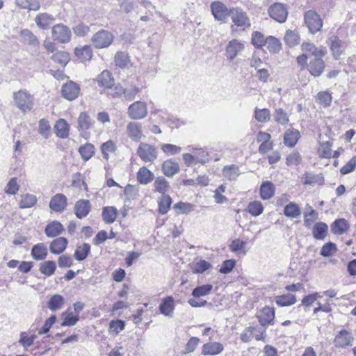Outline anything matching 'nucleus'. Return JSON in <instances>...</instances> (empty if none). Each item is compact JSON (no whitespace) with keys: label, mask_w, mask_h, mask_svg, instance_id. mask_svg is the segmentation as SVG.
Segmentation results:
<instances>
[{"label":"nucleus","mask_w":356,"mask_h":356,"mask_svg":"<svg viewBox=\"0 0 356 356\" xmlns=\"http://www.w3.org/2000/svg\"><path fill=\"white\" fill-rule=\"evenodd\" d=\"M275 194V186L270 181H264L260 186V196L263 200H269Z\"/></svg>","instance_id":"obj_38"},{"label":"nucleus","mask_w":356,"mask_h":356,"mask_svg":"<svg viewBox=\"0 0 356 356\" xmlns=\"http://www.w3.org/2000/svg\"><path fill=\"white\" fill-rule=\"evenodd\" d=\"M275 301L279 307H289L294 305L297 298L293 294L286 293L275 296Z\"/></svg>","instance_id":"obj_30"},{"label":"nucleus","mask_w":356,"mask_h":356,"mask_svg":"<svg viewBox=\"0 0 356 356\" xmlns=\"http://www.w3.org/2000/svg\"><path fill=\"white\" fill-rule=\"evenodd\" d=\"M90 209V202L86 200H79L74 206L75 214L79 218L86 217L88 214Z\"/></svg>","instance_id":"obj_28"},{"label":"nucleus","mask_w":356,"mask_h":356,"mask_svg":"<svg viewBox=\"0 0 356 356\" xmlns=\"http://www.w3.org/2000/svg\"><path fill=\"white\" fill-rule=\"evenodd\" d=\"M192 154L198 163L204 164L209 161L208 153L202 148H193Z\"/></svg>","instance_id":"obj_57"},{"label":"nucleus","mask_w":356,"mask_h":356,"mask_svg":"<svg viewBox=\"0 0 356 356\" xmlns=\"http://www.w3.org/2000/svg\"><path fill=\"white\" fill-rule=\"evenodd\" d=\"M74 54L81 63H85L92 58L93 53L90 46L83 45L76 47Z\"/></svg>","instance_id":"obj_22"},{"label":"nucleus","mask_w":356,"mask_h":356,"mask_svg":"<svg viewBox=\"0 0 356 356\" xmlns=\"http://www.w3.org/2000/svg\"><path fill=\"white\" fill-rule=\"evenodd\" d=\"M222 175L229 181L236 180L241 175L240 168L234 164L225 165L222 169Z\"/></svg>","instance_id":"obj_26"},{"label":"nucleus","mask_w":356,"mask_h":356,"mask_svg":"<svg viewBox=\"0 0 356 356\" xmlns=\"http://www.w3.org/2000/svg\"><path fill=\"white\" fill-rule=\"evenodd\" d=\"M327 231V225L324 222L316 223L313 228V235L316 239H323Z\"/></svg>","instance_id":"obj_53"},{"label":"nucleus","mask_w":356,"mask_h":356,"mask_svg":"<svg viewBox=\"0 0 356 356\" xmlns=\"http://www.w3.org/2000/svg\"><path fill=\"white\" fill-rule=\"evenodd\" d=\"M330 49L335 59H339L343 51V42L338 38L333 36L330 38Z\"/></svg>","instance_id":"obj_34"},{"label":"nucleus","mask_w":356,"mask_h":356,"mask_svg":"<svg viewBox=\"0 0 356 356\" xmlns=\"http://www.w3.org/2000/svg\"><path fill=\"white\" fill-rule=\"evenodd\" d=\"M67 240L64 237H59L54 239L50 244V252L55 254L63 252L67 247Z\"/></svg>","instance_id":"obj_33"},{"label":"nucleus","mask_w":356,"mask_h":356,"mask_svg":"<svg viewBox=\"0 0 356 356\" xmlns=\"http://www.w3.org/2000/svg\"><path fill=\"white\" fill-rule=\"evenodd\" d=\"M16 5L22 9L37 11L40 8V0H17Z\"/></svg>","instance_id":"obj_39"},{"label":"nucleus","mask_w":356,"mask_h":356,"mask_svg":"<svg viewBox=\"0 0 356 356\" xmlns=\"http://www.w3.org/2000/svg\"><path fill=\"white\" fill-rule=\"evenodd\" d=\"M275 318V310L273 307H265L258 314L259 322L263 326L273 323Z\"/></svg>","instance_id":"obj_19"},{"label":"nucleus","mask_w":356,"mask_h":356,"mask_svg":"<svg viewBox=\"0 0 356 356\" xmlns=\"http://www.w3.org/2000/svg\"><path fill=\"white\" fill-rule=\"evenodd\" d=\"M80 91L79 85L72 81H69L63 84L61 89L62 96L69 101L76 99L79 97Z\"/></svg>","instance_id":"obj_8"},{"label":"nucleus","mask_w":356,"mask_h":356,"mask_svg":"<svg viewBox=\"0 0 356 356\" xmlns=\"http://www.w3.org/2000/svg\"><path fill=\"white\" fill-rule=\"evenodd\" d=\"M63 231V225L60 222L54 220L47 225L44 233L48 237L53 238L61 234Z\"/></svg>","instance_id":"obj_23"},{"label":"nucleus","mask_w":356,"mask_h":356,"mask_svg":"<svg viewBox=\"0 0 356 356\" xmlns=\"http://www.w3.org/2000/svg\"><path fill=\"white\" fill-rule=\"evenodd\" d=\"M90 250V246L87 243H83L79 246L74 252L75 259L78 261L83 260L88 256Z\"/></svg>","instance_id":"obj_62"},{"label":"nucleus","mask_w":356,"mask_h":356,"mask_svg":"<svg viewBox=\"0 0 356 356\" xmlns=\"http://www.w3.org/2000/svg\"><path fill=\"white\" fill-rule=\"evenodd\" d=\"M247 209L252 216H258L262 213L264 207L260 201L255 200L249 203Z\"/></svg>","instance_id":"obj_58"},{"label":"nucleus","mask_w":356,"mask_h":356,"mask_svg":"<svg viewBox=\"0 0 356 356\" xmlns=\"http://www.w3.org/2000/svg\"><path fill=\"white\" fill-rule=\"evenodd\" d=\"M307 69L312 76H319L324 71L325 63L321 57L315 58L307 65Z\"/></svg>","instance_id":"obj_17"},{"label":"nucleus","mask_w":356,"mask_h":356,"mask_svg":"<svg viewBox=\"0 0 356 356\" xmlns=\"http://www.w3.org/2000/svg\"><path fill=\"white\" fill-rule=\"evenodd\" d=\"M136 177L140 184H147L154 179V175L149 170L143 166L139 168Z\"/></svg>","instance_id":"obj_35"},{"label":"nucleus","mask_w":356,"mask_h":356,"mask_svg":"<svg viewBox=\"0 0 356 356\" xmlns=\"http://www.w3.org/2000/svg\"><path fill=\"white\" fill-rule=\"evenodd\" d=\"M332 144L330 142H323L320 144L318 149V154L319 156L323 158H331L332 157Z\"/></svg>","instance_id":"obj_64"},{"label":"nucleus","mask_w":356,"mask_h":356,"mask_svg":"<svg viewBox=\"0 0 356 356\" xmlns=\"http://www.w3.org/2000/svg\"><path fill=\"white\" fill-rule=\"evenodd\" d=\"M254 118L259 122H266L270 118V113L268 108H258L254 110Z\"/></svg>","instance_id":"obj_61"},{"label":"nucleus","mask_w":356,"mask_h":356,"mask_svg":"<svg viewBox=\"0 0 356 356\" xmlns=\"http://www.w3.org/2000/svg\"><path fill=\"white\" fill-rule=\"evenodd\" d=\"M304 21L309 32L312 34L320 31L323 27V19L314 10H307L304 15Z\"/></svg>","instance_id":"obj_3"},{"label":"nucleus","mask_w":356,"mask_h":356,"mask_svg":"<svg viewBox=\"0 0 356 356\" xmlns=\"http://www.w3.org/2000/svg\"><path fill=\"white\" fill-rule=\"evenodd\" d=\"M353 342V337L346 330L339 332L334 340L335 346L338 348H345L348 346H352Z\"/></svg>","instance_id":"obj_18"},{"label":"nucleus","mask_w":356,"mask_h":356,"mask_svg":"<svg viewBox=\"0 0 356 356\" xmlns=\"http://www.w3.org/2000/svg\"><path fill=\"white\" fill-rule=\"evenodd\" d=\"M270 17L279 23H284L287 18L288 11L285 6L280 3H275L268 9Z\"/></svg>","instance_id":"obj_9"},{"label":"nucleus","mask_w":356,"mask_h":356,"mask_svg":"<svg viewBox=\"0 0 356 356\" xmlns=\"http://www.w3.org/2000/svg\"><path fill=\"white\" fill-rule=\"evenodd\" d=\"M284 213L289 218H296L300 216L301 210L298 204L291 202L285 206Z\"/></svg>","instance_id":"obj_44"},{"label":"nucleus","mask_w":356,"mask_h":356,"mask_svg":"<svg viewBox=\"0 0 356 356\" xmlns=\"http://www.w3.org/2000/svg\"><path fill=\"white\" fill-rule=\"evenodd\" d=\"M245 49V42L238 39L229 40L225 47V56L228 60H233Z\"/></svg>","instance_id":"obj_6"},{"label":"nucleus","mask_w":356,"mask_h":356,"mask_svg":"<svg viewBox=\"0 0 356 356\" xmlns=\"http://www.w3.org/2000/svg\"><path fill=\"white\" fill-rule=\"evenodd\" d=\"M118 216V210L115 207H105L102 211V218L107 224L114 222Z\"/></svg>","instance_id":"obj_40"},{"label":"nucleus","mask_w":356,"mask_h":356,"mask_svg":"<svg viewBox=\"0 0 356 356\" xmlns=\"http://www.w3.org/2000/svg\"><path fill=\"white\" fill-rule=\"evenodd\" d=\"M54 130L56 136L61 138H66L69 136L70 125L65 119L60 118L54 124Z\"/></svg>","instance_id":"obj_24"},{"label":"nucleus","mask_w":356,"mask_h":356,"mask_svg":"<svg viewBox=\"0 0 356 356\" xmlns=\"http://www.w3.org/2000/svg\"><path fill=\"white\" fill-rule=\"evenodd\" d=\"M31 255L35 260H42L47 255V248L43 243L35 245L31 250Z\"/></svg>","instance_id":"obj_42"},{"label":"nucleus","mask_w":356,"mask_h":356,"mask_svg":"<svg viewBox=\"0 0 356 356\" xmlns=\"http://www.w3.org/2000/svg\"><path fill=\"white\" fill-rule=\"evenodd\" d=\"M38 202V198L35 195L25 193L21 195L19 207L21 209H27L34 207Z\"/></svg>","instance_id":"obj_37"},{"label":"nucleus","mask_w":356,"mask_h":356,"mask_svg":"<svg viewBox=\"0 0 356 356\" xmlns=\"http://www.w3.org/2000/svg\"><path fill=\"white\" fill-rule=\"evenodd\" d=\"M284 41L289 47L297 46L300 42V37L298 31L287 30L284 37Z\"/></svg>","instance_id":"obj_36"},{"label":"nucleus","mask_w":356,"mask_h":356,"mask_svg":"<svg viewBox=\"0 0 356 356\" xmlns=\"http://www.w3.org/2000/svg\"><path fill=\"white\" fill-rule=\"evenodd\" d=\"M34 21L39 29L46 30L54 22V17L47 13H40L35 16Z\"/></svg>","instance_id":"obj_15"},{"label":"nucleus","mask_w":356,"mask_h":356,"mask_svg":"<svg viewBox=\"0 0 356 356\" xmlns=\"http://www.w3.org/2000/svg\"><path fill=\"white\" fill-rule=\"evenodd\" d=\"M348 228V223L346 220L340 218L336 220L332 225V231L335 234H342Z\"/></svg>","instance_id":"obj_46"},{"label":"nucleus","mask_w":356,"mask_h":356,"mask_svg":"<svg viewBox=\"0 0 356 356\" xmlns=\"http://www.w3.org/2000/svg\"><path fill=\"white\" fill-rule=\"evenodd\" d=\"M98 85L105 88H111L114 86V79L108 70H104L97 78Z\"/></svg>","instance_id":"obj_25"},{"label":"nucleus","mask_w":356,"mask_h":356,"mask_svg":"<svg viewBox=\"0 0 356 356\" xmlns=\"http://www.w3.org/2000/svg\"><path fill=\"white\" fill-rule=\"evenodd\" d=\"M213 289V285L207 284L195 287L192 291V296L194 298H199L208 296Z\"/></svg>","instance_id":"obj_45"},{"label":"nucleus","mask_w":356,"mask_h":356,"mask_svg":"<svg viewBox=\"0 0 356 356\" xmlns=\"http://www.w3.org/2000/svg\"><path fill=\"white\" fill-rule=\"evenodd\" d=\"M162 170L165 176L172 177L179 171V166L175 161L168 159L163 163Z\"/></svg>","instance_id":"obj_27"},{"label":"nucleus","mask_w":356,"mask_h":356,"mask_svg":"<svg viewBox=\"0 0 356 356\" xmlns=\"http://www.w3.org/2000/svg\"><path fill=\"white\" fill-rule=\"evenodd\" d=\"M51 59L61 67H64L70 60V55L66 51H59L52 55Z\"/></svg>","instance_id":"obj_51"},{"label":"nucleus","mask_w":356,"mask_h":356,"mask_svg":"<svg viewBox=\"0 0 356 356\" xmlns=\"http://www.w3.org/2000/svg\"><path fill=\"white\" fill-rule=\"evenodd\" d=\"M56 265L53 261H46L40 264V272L47 275L51 276L56 270Z\"/></svg>","instance_id":"obj_55"},{"label":"nucleus","mask_w":356,"mask_h":356,"mask_svg":"<svg viewBox=\"0 0 356 356\" xmlns=\"http://www.w3.org/2000/svg\"><path fill=\"white\" fill-rule=\"evenodd\" d=\"M113 34L107 30H100L91 38L92 45L97 49L108 48L114 40Z\"/></svg>","instance_id":"obj_2"},{"label":"nucleus","mask_w":356,"mask_h":356,"mask_svg":"<svg viewBox=\"0 0 356 356\" xmlns=\"http://www.w3.org/2000/svg\"><path fill=\"white\" fill-rule=\"evenodd\" d=\"M229 248L232 252L245 255L248 252L247 242L240 238H235L231 242Z\"/></svg>","instance_id":"obj_32"},{"label":"nucleus","mask_w":356,"mask_h":356,"mask_svg":"<svg viewBox=\"0 0 356 356\" xmlns=\"http://www.w3.org/2000/svg\"><path fill=\"white\" fill-rule=\"evenodd\" d=\"M125 323L122 320H112L109 323L108 332L112 335H117L124 329Z\"/></svg>","instance_id":"obj_52"},{"label":"nucleus","mask_w":356,"mask_h":356,"mask_svg":"<svg viewBox=\"0 0 356 356\" xmlns=\"http://www.w3.org/2000/svg\"><path fill=\"white\" fill-rule=\"evenodd\" d=\"M67 206V197L63 194H56L50 200L49 207L54 211L61 212Z\"/></svg>","instance_id":"obj_21"},{"label":"nucleus","mask_w":356,"mask_h":356,"mask_svg":"<svg viewBox=\"0 0 356 356\" xmlns=\"http://www.w3.org/2000/svg\"><path fill=\"white\" fill-rule=\"evenodd\" d=\"M35 339V334H29L27 332H22L19 334V343L22 345L24 349H26L33 345Z\"/></svg>","instance_id":"obj_49"},{"label":"nucleus","mask_w":356,"mask_h":356,"mask_svg":"<svg viewBox=\"0 0 356 356\" xmlns=\"http://www.w3.org/2000/svg\"><path fill=\"white\" fill-rule=\"evenodd\" d=\"M264 46L266 49L272 53H277L280 51L282 48V44L279 39L274 36H268L266 38V42Z\"/></svg>","instance_id":"obj_43"},{"label":"nucleus","mask_w":356,"mask_h":356,"mask_svg":"<svg viewBox=\"0 0 356 356\" xmlns=\"http://www.w3.org/2000/svg\"><path fill=\"white\" fill-rule=\"evenodd\" d=\"M273 118L275 122L282 125H286L289 122L288 114L282 108L276 109Z\"/></svg>","instance_id":"obj_63"},{"label":"nucleus","mask_w":356,"mask_h":356,"mask_svg":"<svg viewBox=\"0 0 356 356\" xmlns=\"http://www.w3.org/2000/svg\"><path fill=\"white\" fill-rule=\"evenodd\" d=\"M211 9L214 17L218 20L223 21L228 15H230V10L219 1L212 3Z\"/></svg>","instance_id":"obj_13"},{"label":"nucleus","mask_w":356,"mask_h":356,"mask_svg":"<svg viewBox=\"0 0 356 356\" xmlns=\"http://www.w3.org/2000/svg\"><path fill=\"white\" fill-rule=\"evenodd\" d=\"M175 309V302L174 298L172 296L163 298L159 306V312L168 318L173 317Z\"/></svg>","instance_id":"obj_11"},{"label":"nucleus","mask_w":356,"mask_h":356,"mask_svg":"<svg viewBox=\"0 0 356 356\" xmlns=\"http://www.w3.org/2000/svg\"><path fill=\"white\" fill-rule=\"evenodd\" d=\"M317 103L323 108H327L332 101V93L329 91L318 92L316 97Z\"/></svg>","instance_id":"obj_41"},{"label":"nucleus","mask_w":356,"mask_h":356,"mask_svg":"<svg viewBox=\"0 0 356 356\" xmlns=\"http://www.w3.org/2000/svg\"><path fill=\"white\" fill-rule=\"evenodd\" d=\"M95 152V148L90 143H86L79 148V152L85 161H88L93 156Z\"/></svg>","instance_id":"obj_47"},{"label":"nucleus","mask_w":356,"mask_h":356,"mask_svg":"<svg viewBox=\"0 0 356 356\" xmlns=\"http://www.w3.org/2000/svg\"><path fill=\"white\" fill-rule=\"evenodd\" d=\"M61 318L63 322L61 326H73L74 325L79 319V315L76 314L70 309H67L61 314Z\"/></svg>","instance_id":"obj_29"},{"label":"nucleus","mask_w":356,"mask_h":356,"mask_svg":"<svg viewBox=\"0 0 356 356\" xmlns=\"http://www.w3.org/2000/svg\"><path fill=\"white\" fill-rule=\"evenodd\" d=\"M148 108L146 102L136 101L130 104L127 109L128 116L134 120H142L147 117Z\"/></svg>","instance_id":"obj_4"},{"label":"nucleus","mask_w":356,"mask_h":356,"mask_svg":"<svg viewBox=\"0 0 356 356\" xmlns=\"http://www.w3.org/2000/svg\"><path fill=\"white\" fill-rule=\"evenodd\" d=\"M17 107L23 113L31 111L34 106L33 96L25 90H20L13 94Z\"/></svg>","instance_id":"obj_1"},{"label":"nucleus","mask_w":356,"mask_h":356,"mask_svg":"<svg viewBox=\"0 0 356 356\" xmlns=\"http://www.w3.org/2000/svg\"><path fill=\"white\" fill-rule=\"evenodd\" d=\"M154 186L155 191L163 195H164L169 188L168 182L163 177H158L154 182Z\"/></svg>","instance_id":"obj_54"},{"label":"nucleus","mask_w":356,"mask_h":356,"mask_svg":"<svg viewBox=\"0 0 356 356\" xmlns=\"http://www.w3.org/2000/svg\"><path fill=\"white\" fill-rule=\"evenodd\" d=\"M64 304V298L60 295H54L49 299L47 305L50 310L56 311L62 308Z\"/></svg>","instance_id":"obj_50"},{"label":"nucleus","mask_w":356,"mask_h":356,"mask_svg":"<svg viewBox=\"0 0 356 356\" xmlns=\"http://www.w3.org/2000/svg\"><path fill=\"white\" fill-rule=\"evenodd\" d=\"M115 63L120 67H127L130 64L129 57L127 53L118 51L115 56Z\"/></svg>","instance_id":"obj_56"},{"label":"nucleus","mask_w":356,"mask_h":356,"mask_svg":"<svg viewBox=\"0 0 356 356\" xmlns=\"http://www.w3.org/2000/svg\"><path fill=\"white\" fill-rule=\"evenodd\" d=\"M224 350V346L219 342H208L202 347V354L203 355H217L221 353Z\"/></svg>","instance_id":"obj_16"},{"label":"nucleus","mask_w":356,"mask_h":356,"mask_svg":"<svg viewBox=\"0 0 356 356\" xmlns=\"http://www.w3.org/2000/svg\"><path fill=\"white\" fill-rule=\"evenodd\" d=\"M138 156L145 162H153L157 158V152L154 146L141 143L137 149Z\"/></svg>","instance_id":"obj_7"},{"label":"nucleus","mask_w":356,"mask_h":356,"mask_svg":"<svg viewBox=\"0 0 356 356\" xmlns=\"http://www.w3.org/2000/svg\"><path fill=\"white\" fill-rule=\"evenodd\" d=\"M126 134L131 140L140 141L143 137L142 124L137 122H129L126 127Z\"/></svg>","instance_id":"obj_10"},{"label":"nucleus","mask_w":356,"mask_h":356,"mask_svg":"<svg viewBox=\"0 0 356 356\" xmlns=\"http://www.w3.org/2000/svg\"><path fill=\"white\" fill-rule=\"evenodd\" d=\"M172 199L169 195H163L159 200V211L162 214H165L170 208Z\"/></svg>","instance_id":"obj_59"},{"label":"nucleus","mask_w":356,"mask_h":356,"mask_svg":"<svg viewBox=\"0 0 356 356\" xmlns=\"http://www.w3.org/2000/svg\"><path fill=\"white\" fill-rule=\"evenodd\" d=\"M301 49L305 54H310L314 56L315 58L323 57L327 53V49L325 47L321 46L318 47L310 42H303L301 44Z\"/></svg>","instance_id":"obj_14"},{"label":"nucleus","mask_w":356,"mask_h":356,"mask_svg":"<svg viewBox=\"0 0 356 356\" xmlns=\"http://www.w3.org/2000/svg\"><path fill=\"white\" fill-rule=\"evenodd\" d=\"M300 137V131L294 129H289L284 134V144L290 147L295 146Z\"/></svg>","instance_id":"obj_31"},{"label":"nucleus","mask_w":356,"mask_h":356,"mask_svg":"<svg viewBox=\"0 0 356 356\" xmlns=\"http://www.w3.org/2000/svg\"><path fill=\"white\" fill-rule=\"evenodd\" d=\"M77 124L79 131L81 134H86V131L92 127L93 121L86 112H81L78 117Z\"/></svg>","instance_id":"obj_20"},{"label":"nucleus","mask_w":356,"mask_h":356,"mask_svg":"<svg viewBox=\"0 0 356 356\" xmlns=\"http://www.w3.org/2000/svg\"><path fill=\"white\" fill-rule=\"evenodd\" d=\"M173 208L178 214H187L194 209V205L188 202H179L175 204Z\"/></svg>","instance_id":"obj_60"},{"label":"nucleus","mask_w":356,"mask_h":356,"mask_svg":"<svg viewBox=\"0 0 356 356\" xmlns=\"http://www.w3.org/2000/svg\"><path fill=\"white\" fill-rule=\"evenodd\" d=\"M52 38L59 43H67L70 41L72 33L68 26L58 24L51 28Z\"/></svg>","instance_id":"obj_5"},{"label":"nucleus","mask_w":356,"mask_h":356,"mask_svg":"<svg viewBox=\"0 0 356 356\" xmlns=\"http://www.w3.org/2000/svg\"><path fill=\"white\" fill-rule=\"evenodd\" d=\"M211 268V264L203 259L194 262L191 266L193 273L201 274Z\"/></svg>","instance_id":"obj_48"},{"label":"nucleus","mask_w":356,"mask_h":356,"mask_svg":"<svg viewBox=\"0 0 356 356\" xmlns=\"http://www.w3.org/2000/svg\"><path fill=\"white\" fill-rule=\"evenodd\" d=\"M230 15L235 25L243 27L244 29L250 26V20L245 13L243 12L241 9L234 8L230 10Z\"/></svg>","instance_id":"obj_12"}]
</instances>
